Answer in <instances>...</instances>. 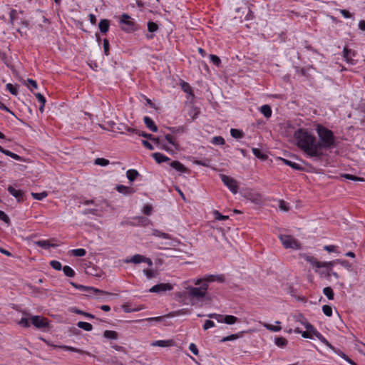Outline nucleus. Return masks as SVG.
Masks as SVG:
<instances>
[{
	"instance_id": "nucleus-1",
	"label": "nucleus",
	"mask_w": 365,
	"mask_h": 365,
	"mask_svg": "<svg viewBox=\"0 0 365 365\" xmlns=\"http://www.w3.org/2000/svg\"><path fill=\"white\" fill-rule=\"evenodd\" d=\"M294 138L297 145L308 156L314 158L317 160V155L319 154L315 148L316 138L312 135L307 130L299 128L294 133Z\"/></svg>"
},
{
	"instance_id": "nucleus-2",
	"label": "nucleus",
	"mask_w": 365,
	"mask_h": 365,
	"mask_svg": "<svg viewBox=\"0 0 365 365\" xmlns=\"http://www.w3.org/2000/svg\"><path fill=\"white\" fill-rule=\"evenodd\" d=\"M319 141L316 140L315 148L319 153L317 160H320L324 156L323 149H331L336 147V140L334 133L322 125H317L316 128Z\"/></svg>"
},
{
	"instance_id": "nucleus-3",
	"label": "nucleus",
	"mask_w": 365,
	"mask_h": 365,
	"mask_svg": "<svg viewBox=\"0 0 365 365\" xmlns=\"http://www.w3.org/2000/svg\"><path fill=\"white\" fill-rule=\"evenodd\" d=\"M208 289V284L203 283L199 287L188 286L186 288L187 295L192 299L200 300L205 297Z\"/></svg>"
},
{
	"instance_id": "nucleus-4",
	"label": "nucleus",
	"mask_w": 365,
	"mask_h": 365,
	"mask_svg": "<svg viewBox=\"0 0 365 365\" xmlns=\"http://www.w3.org/2000/svg\"><path fill=\"white\" fill-rule=\"evenodd\" d=\"M279 238L286 249L299 250L301 248L299 241L291 235H280Z\"/></svg>"
},
{
	"instance_id": "nucleus-5",
	"label": "nucleus",
	"mask_w": 365,
	"mask_h": 365,
	"mask_svg": "<svg viewBox=\"0 0 365 365\" xmlns=\"http://www.w3.org/2000/svg\"><path fill=\"white\" fill-rule=\"evenodd\" d=\"M120 23L123 24L122 29L128 33L135 31L138 29V24L130 20V16L126 14L121 16Z\"/></svg>"
},
{
	"instance_id": "nucleus-6",
	"label": "nucleus",
	"mask_w": 365,
	"mask_h": 365,
	"mask_svg": "<svg viewBox=\"0 0 365 365\" xmlns=\"http://www.w3.org/2000/svg\"><path fill=\"white\" fill-rule=\"evenodd\" d=\"M220 177L223 183L233 194L237 193L239 187L238 183L235 179L224 174H220Z\"/></svg>"
},
{
	"instance_id": "nucleus-7",
	"label": "nucleus",
	"mask_w": 365,
	"mask_h": 365,
	"mask_svg": "<svg viewBox=\"0 0 365 365\" xmlns=\"http://www.w3.org/2000/svg\"><path fill=\"white\" fill-rule=\"evenodd\" d=\"M356 55V52L348 47L345 46L343 49V57L346 62L351 65L356 64V61L354 59Z\"/></svg>"
},
{
	"instance_id": "nucleus-8",
	"label": "nucleus",
	"mask_w": 365,
	"mask_h": 365,
	"mask_svg": "<svg viewBox=\"0 0 365 365\" xmlns=\"http://www.w3.org/2000/svg\"><path fill=\"white\" fill-rule=\"evenodd\" d=\"M31 324L38 329H43L48 327V321L41 316H33L31 318Z\"/></svg>"
},
{
	"instance_id": "nucleus-9",
	"label": "nucleus",
	"mask_w": 365,
	"mask_h": 365,
	"mask_svg": "<svg viewBox=\"0 0 365 365\" xmlns=\"http://www.w3.org/2000/svg\"><path fill=\"white\" fill-rule=\"evenodd\" d=\"M173 289V286L169 283H160L152 287L149 292L153 293H159L166 291H170Z\"/></svg>"
},
{
	"instance_id": "nucleus-10",
	"label": "nucleus",
	"mask_w": 365,
	"mask_h": 365,
	"mask_svg": "<svg viewBox=\"0 0 365 365\" xmlns=\"http://www.w3.org/2000/svg\"><path fill=\"white\" fill-rule=\"evenodd\" d=\"M86 293V295L88 297L96 296V294H101V295H114L112 293L103 291L101 289H98L97 288L93 287H86V290L83 291Z\"/></svg>"
},
{
	"instance_id": "nucleus-11",
	"label": "nucleus",
	"mask_w": 365,
	"mask_h": 365,
	"mask_svg": "<svg viewBox=\"0 0 365 365\" xmlns=\"http://www.w3.org/2000/svg\"><path fill=\"white\" fill-rule=\"evenodd\" d=\"M8 191L11 195L16 198L18 202L24 200V192L21 190H16L12 186H9Z\"/></svg>"
},
{
	"instance_id": "nucleus-12",
	"label": "nucleus",
	"mask_w": 365,
	"mask_h": 365,
	"mask_svg": "<svg viewBox=\"0 0 365 365\" xmlns=\"http://www.w3.org/2000/svg\"><path fill=\"white\" fill-rule=\"evenodd\" d=\"M143 121L148 128H149L153 132L158 131V127L155 124L154 121L148 116H145L143 118Z\"/></svg>"
},
{
	"instance_id": "nucleus-13",
	"label": "nucleus",
	"mask_w": 365,
	"mask_h": 365,
	"mask_svg": "<svg viewBox=\"0 0 365 365\" xmlns=\"http://www.w3.org/2000/svg\"><path fill=\"white\" fill-rule=\"evenodd\" d=\"M152 157L158 163L167 162L170 160V158L160 153H154L152 154Z\"/></svg>"
},
{
	"instance_id": "nucleus-14",
	"label": "nucleus",
	"mask_w": 365,
	"mask_h": 365,
	"mask_svg": "<svg viewBox=\"0 0 365 365\" xmlns=\"http://www.w3.org/2000/svg\"><path fill=\"white\" fill-rule=\"evenodd\" d=\"M144 257H145L141 255L136 254V255H134L130 259H126L125 260V262H126V263L132 262L134 264H138V263L143 262L144 261Z\"/></svg>"
},
{
	"instance_id": "nucleus-15",
	"label": "nucleus",
	"mask_w": 365,
	"mask_h": 365,
	"mask_svg": "<svg viewBox=\"0 0 365 365\" xmlns=\"http://www.w3.org/2000/svg\"><path fill=\"white\" fill-rule=\"evenodd\" d=\"M280 160L287 165L292 168L293 169L296 170H303V168L301 165L297 163H294V162H292L289 160H287V159H284V158H280Z\"/></svg>"
},
{
	"instance_id": "nucleus-16",
	"label": "nucleus",
	"mask_w": 365,
	"mask_h": 365,
	"mask_svg": "<svg viewBox=\"0 0 365 365\" xmlns=\"http://www.w3.org/2000/svg\"><path fill=\"white\" fill-rule=\"evenodd\" d=\"M173 344V340H158L152 343L153 346L166 347Z\"/></svg>"
},
{
	"instance_id": "nucleus-17",
	"label": "nucleus",
	"mask_w": 365,
	"mask_h": 365,
	"mask_svg": "<svg viewBox=\"0 0 365 365\" xmlns=\"http://www.w3.org/2000/svg\"><path fill=\"white\" fill-rule=\"evenodd\" d=\"M110 24L109 21L107 19H101L98 24V27L102 33L108 32L109 29Z\"/></svg>"
},
{
	"instance_id": "nucleus-18",
	"label": "nucleus",
	"mask_w": 365,
	"mask_h": 365,
	"mask_svg": "<svg viewBox=\"0 0 365 365\" xmlns=\"http://www.w3.org/2000/svg\"><path fill=\"white\" fill-rule=\"evenodd\" d=\"M170 167L176 170L177 171L184 173L186 171V168L179 161L174 160L170 163Z\"/></svg>"
},
{
	"instance_id": "nucleus-19",
	"label": "nucleus",
	"mask_w": 365,
	"mask_h": 365,
	"mask_svg": "<svg viewBox=\"0 0 365 365\" xmlns=\"http://www.w3.org/2000/svg\"><path fill=\"white\" fill-rule=\"evenodd\" d=\"M35 244L43 249H48L50 247H55L57 246L54 244H51L48 240H38L35 242Z\"/></svg>"
},
{
	"instance_id": "nucleus-20",
	"label": "nucleus",
	"mask_w": 365,
	"mask_h": 365,
	"mask_svg": "<svg viewBox=\"0 0 365 365\" xmlns=\"http://www.w3.org/2000/svg\"><path fill=\"white\" fill-rule=\"evenodd\" d=\"M260 112L263 114V115L269 118L272 115V109L269 105H263L259 108Z\"/></svg>"
},
{
	"instance_id": "nucleus-21",
	"label": "nucleus",
	"mask_w": 365,
	"mask_h": 365,
	"mask_svg": "<svg viewBox=\"0 0 365 365\" xmlns=\"http://www.w3.org/2000/svg\"><path fill=\"white\" fill-rule=\"evenodd\" d=\"M138 175H139V173L136 170H134V169L128 170L126 172V177L130 182H133L137 178V177Z\"/></svg>"
},
{
	"instance_id": "nucleus-22",
	"label": "nucleus",
	"mask_w": 365,
	"mask_h": 365,
	"mask_svg": "<svg viewBox=\"0 0 365 365\" xmlns=\"http://www.w3.org/2000/svg\"><path fill=\"white\" fill-rule=\"evenodd\" d=\"M70 311L73 313H75V314H81V315H83L87 318H89V319H93L94 318V316L90 313H87V312H85L81 309H78V308L76 307H71L70 309Z\"/></svg>"
},
{
	"instance_id": "nucleus-23",
	"label": "nucleus",
	"mask_w": 365,
	"mask_h": 365,
	"mask_svg": "<svg viewBox=\"0 0 365 365\" xmlns=\"http://www.w3.org/2000/svg\"><path fill=\"white\" fill-rule=\"evenodd\" d=\"M252 150L255 156H256L257 158L262 160H265L267 159V155L262 153L260 149L253 148Z\"/></svg>"
},
{
	"instance_id": "nucleus-24",
	"label": "nucleus",
	"mask_w": 365,
	"mask_h": 365,
	"mask_svg": "<svg viewBox=\"0 0 365 365\" xmlns=\"http://www.w3.org/2000/svg\"><path fill=\"white\" fill-rule=\"evenodd\" d=\"M103 336L106 339H118V333L115 331L113 330H106L103 332Z\"/></svg>"
},
{
	"instance_id": "nucleus-25",
	"label": "nucleus",
	"mask_w": 365,
	"mask_h": 365,
	"mask_svg": "<svg viewBox=\"0 0 365 365\" xmlns=\"http://www.w3.org/2000/svg\"><path fill=\"white\" fill-rule=\"evenodd\" d=\"M303 324L304 325V327L307 329L308 332H309L310 335H314L316 337V334H317V333H319L310 323L306 322L303 323Z\"/></svg>"
},
{
	"instance_id": "nucleus-26",
	"label": "nucleus",
	"mask_w": 365,
	"mask_h": 365,
	"mask_svg": "<svg viewBox=\"0 0 365 365\" xmlns=\"http://www.w3.org/2000/svg\"><path fill=\"white\" fill-rule=\"evenodd\" d=\"M116 190L120 193H123V194H125V195L126 194H130L133 192V189L132 188H130L129 187H126V186L122 185H117L116 186Z\"/></svg>"
},
{
	"instance_id": "nucleus-27",
	"label": "nucleus",
	"mask_w": 365,
	"mask_h": 365,
	"mask_svg": "<svg viewBox=\"0 0 365 365\" xmlns=\"http://www.w3.org/2000/svg\"><path fill=\"white\" fill-rule=\"evenodd\" d=\"M242 333L243 332H240L239 334H231L230 336H225L220 340V342H225V341H233V340L237 339L238 338H240L242 336Z\"/></svg>"
},
{
	"instance_id": "nucleus-28",
	"label": "nucleus",
	"mask_w": 365,
	"mask_h": 365,
	"mask_svg": "<svg viewBox=\"0 0 365 365\" xmlns=\"http://www.w3.org/2000/svg\"><path fill=\"white\" fill-rule=\"evenodd\" d=\"M78 328L82 329L83 330L90 331L93 329V326L91 324L86 322H79L77 324Z\"/></svg>"
},
{
	"instance_id": "nucleus-29",
	"label": "nucleus",
	"mask_w": 365,
	"mask_h": 365,
	"mask_svg": "<svg viewBox=\"0 0 365 365\" xmlns=\"http://www.w3.org/2000/svg\"><path fill=\"white\" fill-rule=\"evenodd\" d=\"M152 235L155 236V237H161V238H163V239H171V237L169 234L168 233H165V232H163L158 230H153V232H152Z\"/></svg>"
},
{
	"instance_id": "nucleus-30",
	"label": "nucleus",
	"mask_w": 365,
	"mask_h": 365,
	"mask_svg": "<svg viewBox=\"0 0 365 365\" xmlns=\"http://www.w3.org/2000/svg\"><path fill=\"white\" fill-rule=\"evenodd\" d=\"M324 294L328 298L329 300L334 299V294L333 289L330 287H327L323 289Z\"/></svg>"
},
{
	"instance_id": "nucleus-31",
	"label": "nucleus",
	"mask_w": 365,
	"mask_h": 365,
	"mask_svg": "<svg viewBox=\"0 0 365 365\" xmlns=\"http://www.w3.org/2000/svg\"><path fill=\"white\" fill-rule=\"evenodd\" d=\"M223 321L225 324H233L238 321V318L232 315H225Z\"/></svg>"
},
{
	"instance_id": "nucleus-32",
	"label": "nucleus",
	"mask_w": 365,
	"mask_h": 365,
	"mask_svg": "<svg viewBox=\"0 0 365 365\" xmlns=\"http://www.w3.org/2000/svg\"><path fill=\"white\" fill-rule=\"evenodd\" d=\"M230 134L234 138H242L244 136V133L241 130L232 128L230 130Z\"/></svg>"
},
{
	"instance_id": "nucleus-33",
	"label": "nucleus",
	"mask_w": 365,
	"mask_h": 365,
	"mask_svg": "<svg viewBox=\"0 0 365 365\" xmlns=\"http://www.w3.org/2000/svg\"><path fill=\"white\" fill-rule=\"evenodd\" d=\"M316 337L327 346L331 349H334V346L324 338V336L321 333H317V334H316Z\"/></svg>"
},
{
	"instance_id": "nucleus-34",
	"label": "nucleus",
	"mask_w": 365,
	"mask_h": 365,
	"mask_svg": "<svg viewBox=\"0 0 365 365\" xmlns=\"http://www.w3.org/2000/svg\"><path fill=\"white\" fill-rule=\"evenodd\" d=\"M62 269H63V273H64V274H65L66 276H67V277H74V275H75V272H74V270H73L71 267H70L69 266L66 265V266H64V267L62 268Z\"/></svg>"
},
{
	"instance_id": "nucleus-35",
	"label": "nucleus",
	"mask_w": 365,
	"mask_h": 365,
	"mask_svg": "<svg viewBox=\"0 0 365 365\" xmlns=\"http://www.w3.org/2000/svg\"><path fill=\"white\" fill-rule=\"evenodd\" d=\"M304 258L307 262H309L313 266L317 267V265L319 264V261L315 257H314L313 256L304 255Z\"/></svg>"
},
{
	"instance_id": "nucleus-36",
	"label": "nucleus",
	"mask_w": 365,
	"mask_h": 365,
	"mask_svg": "<svg viewBox=\"0 0 365 365\" xmlns=\"http://www.w3.org/2000/svg\"><path fill=\"white\" fill-rule=\"evenodd\" d=\"M211 143L214 145H223L225 143V141L221 136H215L212 138Z\"/></svg>"
},
{
	"instance_id": "nucleus-37",
	"label": "nucleus",
	"mask_w": 365,
	"mask_h": 365,
	"mask_svg": "<svg viewBox=\"0 0 365 365\" xmlns=\"http://www.w3.org/2000/svg\"><path fill=\"white\" fill-rule=\"evenodd\" d=\"M71 252L76 257H83L86 254V250L83 248L72 250Z\"/></svg>"
},
{
	"instance_id": "nucleus-38",
	"label": "nucleus",
	"mask_w": 365,
	"mask_h": 365,
	"mask_svg": "<svg viewBox=\"0 0 365 365\" xmlns=\"http://www.w3.org/2000/svg\"><path fill=\"white\" fill-rule=\"evenodd\" d=\"M143 273L148 279L155 277L158 274L157 271H154L152 269H144Z\"/></svg>"
},
{
	"instance_id": "nucleus-39",
	"label": "nucleus",
	"mask_w": 365,
	"mask_h": 365,
	"mask_svg": "<svg viewBox=\"0 0 365 365\" xmlns=\"http://www.w3.org/2000/svg\"><path fill=\"white\" fill-rule=\"evenodd\" d=\"M6 89L14 96H16L18 94V88L17 86H14L11 83H7Z\"/></svg>"
},
{
	"instance_id": "nucleus-40",
	"label": "nucleus",
	"mask_w": 365,
	"mask_h": 365,
	"mask_svg": "<svg viewBox=\"0 0 365 365\" xmlns=\"http://www.w3.org/2000/svg\"><path fill=\"white\" fill-rule=\"evenodd\" d=\"M31 195L35 200H41L46 197H47L48 194L46 192L44 191L40 193L31 192Z\"/></svg>"
},
{
	"instance_id": "nucleus-41",
	"label": "nucleus",
	"mask_w": 365,
	"mask_h": 365,
	"mask_svg": "<svg viewBox=\"0 0 365 365\" xmlns=\"http://www.w3.org/2000/svg\"><path fill=\"white\" fill-rule=\"evenodd\" d=\"M165 140L172 145H173L176 149H178V143L175 139L170 134H167L165 135Z\"/></svg>"
},
{
	"instance_id": "nucleus-42",
	"label": "nucleus",
	"mask_w": 365,
	"mask_h": 365,
	"mask_svg": "<svg viewBox=\"0 0 365 365\" xmlns=\"http://www.w3.org/2000/svg\"><path fill=\"white\" fill-rule=\"evenodd\" d=\"M275 344L277 346L283 347L287 344V341L284 337H277L275 339Z\"/></svg>"
},
{
	"instance_id": "nucleus-43",
	"label": "nucleus",
	"mask_w": 365,
	"mask_h": 365,
	"mask_svg": "<svg viewBox=\"0 0 365 365\" xmlns=\"http://www.w3.org/2000/svg\"><path fill=\"white\" fill-rule=\"evenodd\" d=\"M158 29V26L156 23L153 21H148V30L149 32H155Z\"/></svg>"
},
{
	"instance_id": "nucleus-44",
	"label": "nucleus",
	"mask_w": 365,
	"mask_h": 365,
	"mask_svg": "<svg viewBox=\"0 0 365 365\" xmlns=\"http://www.w3.org/2000/svg\"><path fill=\"white\" fill-rule=\"evenodd\" d=\"M196 165H202L204 167H210V160L209 159L196 160L194 161Z\"/></svg>"
},
{
	"instance_id": "nucleus-45",
	"label": "nucleus",
	"mask_w": 365,
	"mask_h": 365,
	"mask_svg": "<svg viewBox=\"0 0 365 365\" xmlns=\"http://www.w3.org/2000/svg\"><path fill=\"white\" fill-rule=\"evenodd\" d=\"M18 18V11L16 9H11L9 13L10 23L14 24V21Z\"/></svg>"
},
{
	"instance_id": "nucleus-46",
	"label": "nucleus",
	"mask_w": 365,
	"mask_h": 365,
	"mask_svg": "<svg viewBox=\"0 0 365 365\" xmlns=\"http://www.w3.org/2000/svg\"><path fill=\"white\" fill-rule=\"evenodd\" d=\"M264 327L267 330L272 331H279L282 329V327L280 326H274V325L269 324H264Z\"/></svg>"
},
{
	"instance_id": "nucleus-47",
	"label": "nucleus",
	"mask_w": 365,
	"mask_h": 365,
	"mask_svg": "<svg viewBox=\"0 0 365 365\" xmlns=\"http://www.w3.org/2000/svg\"><path fill=\"white\" fill-rule=\"evenodd\" d=\"M342 177H344V178H346L347 180H351L353 181H364L363 178L351 175V174H344L342 175Z\"/></svg>"
},
{
	"instance_id": "nucleus-48",
	"label": "nucleus",
	"mask_w": 365,
	"mask_h": 365,
	"mask_svg": "<svg viewBox=\"0 0 365 365\" xmlns=\"http://www.w3.org/2000/svg\"><path fill=\"white\" fill-rule=\"evenodd\" d=\"M210 59L213 64H215L217 66H220V65L221 63V61L217 56L214 55V54H210Z\"/></svg>"
},
{
	"instance_id": "nucleus-49",
	"label": "nucleus",
	"mask_w": 365,
	"mask_h": 365,
	"mask_svg": "<svg viewBox=\"0 0 365 365\" xmlns=\"http://www.w3.org/2000/svg\"><path fill=\"white\" fill-rule=\"evenodd\" d=\"M51 267L56 270H61L63 267L60 262L52 260L50 262Z\"/></svg>"
},
{
	"instance_id": "nucleus-50",
	"label": "nucleus",
	"mask_w": 365,
	"mask_h": 365,
	"mask_svg": "<svg viewBox=\"0 0 365 365\" xmlns=\"http://www.w3.org/2000/svg\"><path fill=\"white\" fill-rule=\"evenodd\" d=\"M322 311L327 317H331L332 315V308L329 305H324L322 307Z\"/></svg>"
},
{
	"instance_id": "nucleus-51",
	"label": "nucleus",
	"mask_w": 365,
	"mask_h": 365,
	"mask_svg": "<svg viewBox=\"0 0 365 365\" xmlns=\"http://www.w3.org/2000/svg\"><path fill=\"white\" fill-rule=\"evenodd\" d=\"M18 324L24 328H28L30 327V323L29 322V319L26 317H22L20 321L18 322Z\"/></svg>"
},
{
	"instance_id": "nucleus-52",
	"label": "nucleus",
	"mask_w": 365,
	"mask_h": 365,
	"mask_svg": "<svg viewBox=\"0 0 365 365\" xmlns=\"http://www.w3.org/2000/svg\"><path fill=\"white\" fill-rule=\"evenodd\" d=\"M95 163L98 165L106 166L109 164V160L105 158H96Z\"/></svg>"
},
{
	"instance_id": "nucleus-53",
	"label": "nucleus",
	"mask_w": 365,
	"mask_h": 365,
	"mask_svg": "<svg viewBox=\"0 0 365 365\" xmlns=\"http://www.w3.org/2000/svg\"><path fill=\"white\" fill-rule=\"evenodd\" d=\"M335 263H336L335 261L324 262H321L319 261V264L317 265V268H320V267L329 268V266H334V264Z\"/></svg>"
},
{
	"instance_id": "nucleus-54",
	"label": "nucleus",
	"mask_w": 365,
	"mask_h": 365,
	"mask_svg": "<svg viewBox=\"0 0 365 365\" xmlns=\"http://www.w3.org/2000/svg\"><path fill=\"white\" fill-rule=\"evenodd\" d=\"M181 86H182V88L184 91V92L189 93V94H192V88L187 83L182 82Z\"/></svg>"
},
{
	"instance_id": "nucleus-55",
	"label": "nucleus",
	"mask_w": 365,
	"mask_h": 365,
	"mask_svg": "<svg viewBox=\"0 0 365 365\" xmlns=\"http://www.w3.org/2000/svg\"><path fill=\"white\" fill-rule=\"evenodd\" d=\"M214 215H215V219L217 220H227L229 218L228 216L222 215L218 211H215L214 212Z\"/></svg>"
},
{
	"instance_id": "nucleus-56",
	"label": "nucleus",
	"mask_w": 365,
	"mask_h": 365,
	"mask_svg": "<svg viewBox=\"0 0 365 365\" xmlns=\"http://www.w3.org/2000/svg\"><path fill=\"white\" fill-rule=\"evenodd\" d=\"M215 326V324L213 321L206 320L203 325V329H204V330H207L208 329L214 327Z\"/></svg>"
},
{
	"instance_id": "nucleus-57",
	"label": "nucleus",
	"mask_w": 365,
	"mask_h": 365,
	"mask_svg": "<svg viewBox=\"0 0 365 365\" xmlns=\"http://www.w3.org/2000/svg\"><path fill=\"white\" fill-rule=\"evenodd\" d=\"M136 135H139V136H143L144 138H146L149 140H153V135L152 134H148V133H146L143 131H136Z\"/></svg>"
},
{
	"instance_id": "nucleus-58",
	"label": "nucleus",
	"mask_w": 365,
	"mask_h": 365,
	"mask_svg": "<svg viewBox=\"0 0 365 365\" xmlns=\"http://www.w3.org/2000/svg\"><path fill=\"white\" fill-rule=\"evenodd\" d=\"M36 98L38 101L41 103V104H43V106H45V103L46 102V100L45 97L40 93H37L35 94Z\"/></svg>"
},
{
	"instance_id": "nucleus-59",
	"label": "nucleus",
	"mask_w": 365,
	"mask_h": 365,
	"mask_svg": "<svg viewBox=\"0 0 365 365\" xmlns=\"http://www.w3.org/2000/svg\"><path fill=\"white\" fill-rule=\"evenodd\" d=\"M0 220H3L6 223H9L10 222L9 216L1 210H0Z\"/></svg>"
},
{
	"instance_id": "nucleus-60",
	"label": "nucleus",
	"mask_w": 365,
	"mask_h": 365,
	"mask_svg": "<svg viewBox=\"0 0 365 365\" xmlns=\"http://www.w3.org/2000/svg\"><path fill=\"white\" fill-rule=\"evenodd\" d=\"M152 207L151 205H146L143 207V212L146 215H150L152 213Z\"/></svg>"
},
{
	"instance_id": "nucleus-61",
	"label": "nucleus",
	"mask_w": 365,
	"mask_h": 365,
	"mask_svg": "<svg viewBox=\"0 0 365 365\" xmlns=\"http://www.w3.org/2000/svg\"><path fill=\"white\" fill-rule=\"evenodd\" d=\"M189 349L194 355H198L199 351L197 347L194 343L190 344Z\"/></svg>"
},
{
	"instance_id": "nucleus-62",
	"label": "nucleus",
	"mask_w": 365,
	"mask_h": 365,
	"mask_svg": "<svg viewBox=\"0 0 365 365\" xmlns=\"http://www.w3.org/2000/svg\"><path fill=\"white\" fill-rule=\"evenodd\" d=\"M279 207L283 211H288L289 207L287 204L284 200L279 201Z\"/></svg>"
},
{
	"instance_id": "nucleus-63",
	"label": "nucleus",
	"mask_w": 365,
	"mask_h": 365,
	"mask_svg": "<svg viewBox=\"0 0 365 365\" xmlns=\"http://www.w3.org/2000/svg\"><path fill=\"white\" fill-rule=\"evenodd\" d=\"M339 11L340 14L346 19L351 18L352 14L347 10L345 9H339Z\"/></svg>"
},
{
	"instance_id": "nucleus-64",
	"label": "nucleus",
	"mask_w": 365,
	"mask_h": 365,
	"mask_svg": "<svg viewBox=\"0 0 365 365\" xmlns=\"http://www.w3.org/2000/svg\"><path fill=\"white\" fill-rule=\"evenodd\" d=\"M142 144L144 145V147H145L146 148H148L150 150H153L154 149L153 145L148 140H143Z\"/></svg>"
}]
</instances>
